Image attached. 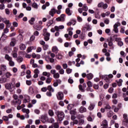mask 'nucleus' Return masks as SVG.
Returning <instances> with one entry per match:
<instances>
[{
    "label": "nucleus",
    "instance_id": "nucleus-40",
    "mask_svg": "<svg viewBox=\"0 0 128 128\" xmlns=\"http://www.w3.org/2000/svg\"><path fill=\"white\" fill-rule=\"evenodd\" d=\"M78 88L80 90V92H84V88H82V85L80 84L78 86Z\"/></svg>",
    "mask_w": 128,
    "mask_h": 128
},
{
    "label": "nucleus",
    "instance_id": "nucleus-22",
    "mask_svg": "<svg viewBox=\"0 0 128 128\" xmlns=\"http://www.w3.org/2000/svg\"><path fill=\"white\" fill-rule=\"evenodd\" d=\"M0 69L2 72H5V70H6V66L4 64H1Z\"/></svg>",
    "mask_w": 128,
    "mask_h": 128
},
{
    "label": "nucleus",
    "instance_id": "nucleus-56",
    "mask_svg": "<svg viewBox=\"0 0 128 128\" xmlns=\"http://www.w3.org/2000/svg\"><path fill=\"white\" fill-rule=\"evenodd\" d=\"M84 118V116L82 114H78L77 116V118H78V120H80V118Z\"/></svg>",
    "mask_w": 128,
    "mask_h": 128
},
{
    "label": "nucleus",
    "instance_id": "nucleus-42",
    "mask_svg": "<svg viewBox=\"0 0 128 128\" xmlns=\"http://www.w3.org/2000/svg\"><path fill=\"white\" fill-rule=\"evenodd\" d=\"M8 64L10 66H14V62L12 60H10V61H9Z\"/></svg>",
    "mask_w": 128,
    "mask_h": 128
},
{
    "label": "nucleus",
    "instance_id": "nucleus-7",
    "mask_svg": "<svg viewBox=\"0 0 128 128\" xmlns=\"http://www.w3.org/2000/svg\"><path fill=\"white\" fill-rule=\"evenodd\" d=\"M65 16H66V14H62L60 15V17L57 18H56V20L57 22H64Z\"/></svg>",
    "mask_w": 128,
    "mask_h": 128
},
{
    "label": "nucleus",
    "instance_id": "nucleus-9",
    "mask_svg": "<svg viewBox=\"0 0 128 128\" xmlns=\"http://www.w3.org/2000/svg\"><path fill=\"white\" fill-rule=\"evenodd\" d=\"M6 38H8V36H6V34H2V35L0 38V42H4V40H6Z\"/></svg>",
    "mask_w": 128,
    "mask_h": 128
},
{
    "label": "nucleus",
    "instance_id": "nucleus-44",
    "mask_svg": "<svg viewBox=\"0 0 128 128\" xmlns=\"http://www.w3.org/2000/svg\"><path fill=\"white\" fill-rule=\"evenodd\" d=\"M53 127L54 128H60V125L58 124V122H56L53 124Z\"/></svg>",
    "mask_w": 128,
    "mask_h": 128
},
{
    "label": "nucleus",
    "instance_id": "nucleus-35",
    "mask_svg": "<svg viewBox=\"0 0 128 128\" xmlns=\"http://www.w3.org/2000/svg\"><path fill=\"white\" fill-rule=\"evenodd\" d=\"M122 124L126 128H128V120H123Z\"/></svg>",
    "mask_w": 128,
    "mask_h": 128
},
{
    "label": "nucleus",
    "instance_id": "nucleus-2",
    "mask_svg": "<svg viewBox=\"0 0 128 128\" xmlns=\"http://www.w3.org/2000/svg\"><path fill=\"white\" fill-rule=\"evenodd\" d=\"M118 26H120V22H117L114 25V29L113 30L115 32V34H118Z\"/></svg>",
    "mask_w": 128,
    "mask_h": 128
},
{
    "label": "nucleus",
    "instance_id": "nucleus-16",
    "mask_svg": "<svg viewBox=\"0 0 128 128\" xmlns=\"http://www.w3.org/2000/svg\"><path fill=\"white\" fill-rule=\"evenodd\" d=\"M101 126H104V128H108V121L106 120H103L101 124Z\"/></svg>",
    "mask_w": 128,
    "mask_h": 128
},
{
    "label": "nucleus",
    "instance_id": "nucleus-5",
    "mask_svg": "<svg viewBox=\"0 0 128 128\" xmlns=\"http://www.w3.org/2000/svg\"><path fill=\"white\" fill-rule=\"evenodd\" d=\"M56 98L58 100H64V93L62 92H58L56 94Z\"/></svg>",
    "mask_w": 128,
    "mask_h": 128
},
{
    "label": "nucleus",
    "instance_id": "nucleus-30",
    "mask_svg": "<svg viewBox=\"0 0 128 128\" xmlns=\"http://www.w3.org/2000/svg\"><path fill=\"white\" fill-rule=\"evenodd\" d=\"M20 48L22 50H24L26 48V45L24 44H21L20 46Z\"/></svg>",
    "mask_w": 128,
    "mask_h": 128
},
{
    "label": "nucleus",
    "instance_id": "nucleus-19",
    "mask_svg": "<svg viewBox=\"0 0 128 128\" xmlns=\"http://www.w3.org/2000/svg\"><path fill=\"white\" fill-rule=\"evenodd\" d=\"M80 112H86V108L82 106L79 109Z\"/></svg>",
    "mask_w": 128,
    "mask_h": 128
},
{
    "label": "nucleus",
    "instance_id": "nucleus-29",
    "mask_svg": "<svg viewBox=\"0 0 128 128\" xmlns=\"http://www.w3.org/2000/svg\"><path fill=\"white\" fill-rule=\"evenodd\" d=\"M18 62H19V64H20V62H22L23 60H24V58H22V57L19 56L17 58V60H16Z\"/></svg>",
    "mask_w": 128,
    "mask_h": 128
},
{
    "label": "nucleus",
    "instance_id": "nucleus-3",
    "mask_svg": "<svg viewBox=\"0 0 128 128\" xmlns=\"http://www.w3.org/2000/svg\"><path fill=\"white\" fill-rule=\"evenodd\" d=\"M6 88L9 90L10 92H12L14 90V86L12 85V83L7 84L5 86Z\"/></svg>",
    "mask_w": 128,
    "mask_h": 128
},
{
    "label": "nucleus",
    "instance_id": "nucleus-20",
    "mask_svg": "<svg viewBox=\"0 0 128 128\" xmlns=\"http://www.w3.org/2000/svg\"><path fill=\"white\" fill-rule=\"evenodd\" d=\"M116 82L118 84V86H122L123 80L122 79H120L118 80H116Z\"/></svg>",
    "mask_w": 128,
    "mask_h": 128
},
{
    "label": "nucleus",
    "instance_id": "nucleus-21",
    "mask_svg": "<svg viewBox=\"0 0 128 128\" xmlns=\"http://www.w3.org/2000/svg\"><path fill=\"white\" fill-rule=\"evenodd\" d=\"M52 78L50 76L47 77L46 80V84H50L52 82Z\"/></svg>",
    "mask_w": 128,
    "mask_h": 128
},
{
    "label": "nucleus",
    "instance_id": "nucleus-8",
    "mask_svg": "<svg viewBox=\"0 0 128 128\" xmlns=\"http://www.w3.org/2000/svg\"><path fill=\"white\" fill-rule=\"evenodd\" d=\"M43 36L44 37V40L46 42H48V40H50V34L48 32L43 34Z\"/></svg>",
    "mask_w": 128,
    "mask_h": 128
},
{
    "label": "nucleus",
    "instance_id": "nucleus-41",
    "mask_svg": "<svg viewBox=\"0 0 128 128\" xmlns=\"http://www.w3.org/2000/svg\"><path fill=\"white\" fill-rule=\"evenodd\" d=\"M53 78H60V74L58 72H56V74L53 75Z\"/></svg>",
    "mask_w": 128,
    "mask_h": 128
},
{
    "label": "nucleus",
    "instance_id": "nucleus-43",
    "mask_svg": "<svg viewBox=\"0 0 128 128\" xmlns=\"http://www.w3.org/2000/svg\"><path fill=\"white\" fill-rule=\"evenodd\" d=\"M12 54L14 58H18V53L16 52H12Z\"/></svg>",
    "mask_w": 128,
    "mask_h": 128
},
{
    "label": "nucleus",
    "instance_id": "nucleus-34",
    "mask_svg": "<svg viewBox=\"0 0 128 128\" xmlns=\"http://www.w3.org/2000/svg\"><path fill=\"white\" fill-rule=\"evenodd\" d=\"M48 90L51 92H54V90L53 89L52 87V86H48Z\"/></svg>",
    "mask_w": 128,
    "mask_h": 128
},
{
    "label": "nucleus",
    "instance_id": "nucleus-11",
    "mask_svg": "<svg viewBox=\"0 0 128 128\" xmlns=\"http://www.w3.org/2000/svg\"><path fill=\"white\" fill-rule=\"evenodd\" d=\"M64 26L63 25L59 26H55L54 29L56 30V32H60V30H64Z\"/></svg>",
    "mask_w": 128,
    "mask_h": 128
},
{
    "label": "nucleus",
    "instance_id": "nucleus-47",
    "mask_svg": "<svg viewBox=\"0 0 128 128\" xmlns=\"http://www.w3.org/2000/svg\"><path fill=\"white\" fill-rule=\"evenodd\" d=\"M10 32V30L8 28H6L4 30V32L2 34H8Z\"/></svg>",
    "mask_w": 128,
    "mask_h": 128
},
{
    "label": "nucleus",
    "instance_id": "nucleus-36",
    "mask_svg": "<svg viewBox=\"0 0 128 128\" xmlns=\"http://www.w3.org/2000/svg\"><path fill=\"white\" fill-rule=\"evenodd\" d=\"M94 104H90V106L88 108V109L90 110H94Z\"/></svg>",
    "mask_w": 128,
    "mask_h": 128
},
{
    "label": "nucleus",
    "instance_id": "nucleus-51",
    "mask_svg": "<svg viewBox=\"0 0 128 128\" xmlns=\"http://www.w3.org/2000/svg\"><path fill=\"white\" fill-rule=\"evenodd\" d=\"M14 112V108H11L6 110V112Z\"/></svg>",
    "mask_w": 128,
    "mask_h": 128
},
{
    "label": "nucleus",
    "instance_id": "nucleus-32",
    "mask_svg": "<svg viewBox=\"0 0 128 128\" xmlns=\"http://www.w3.org/2000/svg\"><path fill=\"white\" fill-rule=\"evenodd\" d=\"M85 30H86L90 31V30H92V28H90V24H86L84 28Z\"/></svg>",
    "mask_w": 128,
    "mask_h": 128
},
{
    "label": "nucleus",
    "instance_id": "nucleus-1",
    "mask_svg": "<svg viewBox=\"0 0 128 128\" xmlns=\"http://www.w3.org/2000/svg\"><path fill=\"white\" fill-rule=\"evenodd\" d=\"M14 100L12 101L13 106H20L22 104V100L18 99V96L16 94L13 95Z\"/></svg>",
    "mask_w": 128,
    "mask_h": 128
},
{
    "label": "nucleus",
    "instance_id": "nucleus-59",
    "mask_svg": "<svg viewBox=\"0 0 128 128\" xmlns=\"http://www.w3.org/2000/svg\"><path fill=\"white\" fill-rule=\"evenodd\" d=\"M115 40L118 42L122 41V38H115Z\"/></svg>",
    "mask_w": 128,
    "mask_h": 128
},
{
    "label": "nucleus",
    "instance_id": "nucleus-26",
    "mask_svg": "<svg viewBox=\"0 0 128 128\" xmlns=\"http://www.w3.org/2000/svg\"><path fill=\"white\" fill-rule=\"evenodd\" d=\"M4 58L5 60H8V62H10V60H12V58L10 56H8V54L5 55Z\"/></svg>",
    "mask_w": 128,
    "mask_h": 128
},
{
    "label": "nucleus",
    "instance_id": "nucleus-24",
    "mask_svg": "<svg viewBox=\"0 0 128 128\" xmlns=\"http://www.w3.org/2000/svg\"><path fill=\"white\" fill-rule=\"evenodd\" d=\"M52 52H54V54H56L58 52V49L56 46H54L52 48Z\"/></svg>",
    "mask_w": 128,
    "mask_h": 128
},
{
    "label": "nucleus",
    "instance_id": "nucleus-54",
    "mask_svg": "<svg viewBox=\"0 0 128 128\" xmlns=\"http://www.w3.org/2000/svg\"><path fill=\"white\" fill-rule=\"evenodd\" d=\"M86 90H87V92H93L94 89L90 88V87H88L86 88Z\"/></svg>",
    "mask_w": 128,
    "mask_h": 128
},
{
    "label": "nucleus",
    "instance_id": "nucleus-45",
    "mask_svg": "<svg viewBox=\"0 0 128 128\" xmlns=\"http://www.w3.org/2000/svg\"><path fill=\"white\" fill-rule=\"evenodd\" d=\"M5 76H6V78H10V76H12V74H10V72H7L6 73Z\"/></svg>",
    "mask_w": 128,
    "mask_h": 128
},
{
    "label": "nucleus",
    "instance_id": "nucleus-53",
    "mask_svg": "<svg viewBox=\"0 0 128 128\" xmlns=\"http://www.w3.org/2000/svg\"><path fill=\"white\" fill-rule=\"evenodd\" d=\"M32 8H38V4H36V2H34L32 4Z\"/></svg>",
    "mask_w": 128,
    "mask_h": 128
},
{
    "label": "nucleus",
    "instance_id": "nucleus-28",
    "mask_svg": "<svg viewBox=\"0 0 128 128\" xmlns=\"http://www.w3.org/2000/svg\"><path fill=\"white\" fill-rule=\"evenodd\" d=\"M79 38H80L81 40H84L86 38V34H84V32H82L79 36Z\"/></svg>",
    "mask_w": 128,
    "mask_h": 128
},
{
    "label": "nucleus",
    "instance_id": "nucleus-14",
    "mask_svg": "<svg viewBox=\"0 0 128 128\" xmlns=\"http://www.w3.org/2000/svg\"><path fill=\"white\" fill-rule=\"evenodd\" d=\"M46 120H48V115H42L41 116V122H42L44 123L46 122Z\"/></svg>",
    "mask_w": 128,
    "mask_h": 128
},
{
    "label": "nucleus",
    "instance_id": "nucleus-55",
    "mask_svg": "<svg viewBox=\"0 0 128 128\" xmlns=\"http://www.w3.org/2000/svg\"><path fill=\"white\" fill-rule=\"evenodd\" d=\"M32 47H28L26 50V52L28 54L30 52H32Z\"/></svg>",
    "mask_w": 128,
    "mask_h": 128
},
{
    "label": "nucleus",
    "instance_id": "nucleus-37",
    "mask_svg": "<svg viewBox=\"0 0 128 128\" xmlns=\"http://www.w3.org/2000/svg\"><path fill=\"white\" fill-rule=\"evenodd\" d=\"M36 18H32L29 20V24H34V22Z\"/></svg>",
    "mask_w": 128,
    "mask_h": 128
},
{
    "label": "nucleus",
    "instance_id": "nucleus-25",
    "mask_svg": "<svg viewBox=\"0 0 128 128\" xmlns=\"http://www.w3.org/2000/svg\"><path fill=\"white\" fill-rule=\"evenodd\" d=\"M50 75L51 74L50 72H42V76H46L47 78L50 76Z\"/></svg>",
    "mask_w": 128,
    "mask_h": 128
},
{
    "label": "nucleus",
    "instance_id": "nucleus-57",
    "mask_svg": "<svg viewBox=\"0 0 128 128\" xmlns=\"http://www.w3.org/2000/svg\"><path fill=\"white\" fill-rule=\"evenodd\" d=\"M118 46H124V42L122 41L118 42Z\"/></svg>",
    "mask_w": 128,
    "mask_h": 128
},
{
    "label": "nucleus",
    "instance_id": "nucleus-6",
    "mask_svg": "<svg viewBox=\"0 0 128 128\" xmlns=\"http://www.w3.org/2000/svg\"><path fill=\"white\" fill-rule=\"evenodd\" d=\"M98 8H103L104 10L108 8V4H104L103 2L99 3L98 5Z\"/></svg>",
    "mask_w": 128,
    "mask_h": 128
},
{
    "label": "nucleus",
    "instance_id": "nucleus-50",
    "mask_svg": "<svg viewBox=\"0 0 128 128\" xmlns=\"http://www.w3.org/2000/svg\"><path fill=\"white\" fill-rule=\"evenodd\" d=\"M56 58H57L58 60H62V54H58L56 55Z\"/></svg>",
    "mask_w": 128,
    "mask_h": 128
},
{
    "label": "nucleus",
    "instance_id": "nucleus-61",
    "mask_svg": "<svg viewBox=\"0 0 128 128\" xmlns=\"http://www.w3.org/2000/svg\"><path fill=\"white\" fill-rule=\"evenodd\" d=\"M46 70H52V66L50 64L46 65Z\"/></svg>",
    "mask_w": 128,
    "mask_h": 128
},
{
    "label": "nucleus",
    "instance_id": "nucleus-63",
    "mask_svg": "<svg viewBox=\"0 0 128 128\" xmlns=\"http://www.w3.org/2000/svg\"><path fill=\"white\" fill-rule=\"evenodd\" d=\"M0 10H4V4H0Z\"/></svg>",
    "mask_w": 128,
    "mask_h": 128
},
{
    "label": "nucleus",
    "instance_id": "nucleus-46",
    "mask_svg": "<svg viewBox=\"0 0 128 128\" xmlns=\"http://www.w3.org/2000/svg\"><path fill=\"white\" fill-rule=\"evenodd\" d=\"M72 114V116H71L72 120H76V113H73V114Z\"/></svg>",
    "mask_w": 128,
    "mask_h": 128
},
{
    "label": "nucleus",
    "instance_id": "nucleus-58",
    "mask_svg": "<svg viewBox=\"0 0 128 128\" xmlns=\"http://www.w3.org/2000/svg\"><path fill=\"white\" fill-rule=\"evenodd\" d=\"M4 23L0 24V30H4Z\"/></svg>",
    "mask_w": 128,
    "mask_h": 128
},
{
    "label": "nucleus",
    "instance_id": "nucleus-64",
    "mask_svg": "<svg viewBox=\"0 0 128 128\" xmlns=\"http://www.w3.org/2000/svg\"><path fill=\"white\" fill-rule=\"evenodd\" d=\"M34 74H40V70L38 68L35 69L34 70Z\"/></svg>",
    "mask_w": 128,
    "mask_h": 128
},
{
    "label": "nucleus",
    "instance_id": "nucleus-31",
    "mask_svg": "<svg viewBox=\"0 0 128 128\" xmlns=\"http://www.w3.org/2000/svg\"><path fill=\"white\" fill-rule=\"evenodd\" d=\"M4 82H6V78H0V84H4Z\"/></svg>",
    "mask_w": 128,
    "mask_h": 128
},
{
    "label": "nucleus",
    "instance_id": "nucleus-48",
    "mask_svg": "<svg viewBox=\"0 0 128 128\" xmlns=\"http://www.w3.org/2000/svg\"><path fill=\"white\" fill-rule=\"evenodd\" d=\"M87 84L88 88H92V82L90 81H88L87 82Z\"/></svg>",
    "mask_w": 128,
    "mask_h": 128
},
{
    "label": "nucleus",
    "instance_id": "nucleus-60",
    "mask_svg": "<svg viewBox=\"0 0 128 128\" xmlns=\"http://www.w3.org/2000/svg\"><path fill=\"white\" fill-rule=\"evenodd\" d=\"M68 82L71 84H74V80L70 78L68 80Z\"/></svg>",
    "mask_w": 128,
    "mask_h": 128
},
{
    "label": "nucleus",
    "instance_id": "nucleus-33",
    "mask_svg": "<svg viewBox=\"0 0 128 128\" xmlns=\"http://www.w3.org/2000/svg\"><path fill=\"white\" fill-rule=\"evenodd\" d=\"M16 116H17V118H20V120H24V118H26L24 117V115L20 116V114L19 113L17 114Z\"/></svg>",
    "mask_w": 128,
    "mask_h": 128
},
{
    "label": "nucleus",
    "instance_id": "nucleus-23",
    "mask_svg": "<svg viewBox=\"0 0 128 128\" xmlns=\"http://www.w3.org/2000/svg\"><path fill=\"white\" fill-rule=\"evenodd\" d=\"M86 78L88 80H92V78H94V74L92 73H90L86 74Z\"/></svg>",
    "mask_w": 128,
    "mask_h": 128
},
{
    "label": "nucleus",
    "instance_id": "nucleus-39",
    "mask_svg": "<svg viewBox=\"0 0 128 128\" xmlns=\"http://www.w3.org/2000/svg\"><path fill=\"white\" fill-rule=\"evenodd\" d=\"M112 38H110V40H108V46H112V44H114L112 43Z\"/></svg>",
    "mask_w": 128,
    "mask_h": 128
},
{
    "label": "nucleus",
    "instance_id": "nucleus-38",
    "mask_svg": "<svg viewBox=\"0 0 128 128\" xmlns=\"http://www.w3.org/2000/svg\"><path fill=\"white\" fill-rule=\"evenodd\" d=\"M84 10V12H88V6H86V4H84L83 6V8H82V10Z\"/></svg>",
    "mask_w": 128,
    "mask_h": 128
},
{
    "label": "nucleus",
    "instance_id": "nucleus-13",
    "mask_svg": "<svg viewBox=\"0 0 128 128\" xmlns=\"http://www.w3.org/2000/svg\"><path fill=\"white\" fill-rule=\"evenodd\" d=\"M56 12V10L55 8H52L51 10L49 12V14L50 16H54V14Z\"/></svg>",
    "mask_w": 128,
    "mask_h": 128
},
{
    "label": "nucleus",
    "instance_id": "nucleus-17",
    "mask_svg": "<svg viewBox=\"0 0 128 128\" xmlns=\"http://www.w3.org/2000/svg\"><path fill=\"white\" fill-rule=\"evenodd\" d=\"M30 96H26L24 99L23 100L24 104H26V102H28V101H30Z\"/></svg>",
    "mask_w": 128,
    "mask_h": 128
},
{
    "label": "nucleus",
    "instance_id": "nucleus-12",
    "mask_svg": "<svg viewBox=\"0 0 128 128\" xmlns=\"http://www.w3.org/2000/svg\"><path fill=\"white\" fill-rule=\"evenodd\" d=\"M16 44V38H12L10 44V46H14Z\"/></svg>",
    "mask_w": 128,
    "mask_h": 128
},
{
    "label": "nucleus",
    "instance_id": "nucleus-49",
    "mask_svg": "<svg viewBox=\"0 0 128 128\" xmlns=\"http://www.w3.org/2000/svg\"><path fill=\"white\" fill-rule=\"evenodd\" d=\"M84 120L82 119H80L78 121V124L79 126H82V124H84Z\"/></svg>",
    "mask_w": 128,
    "mask_h": 128
},
{
    "label": "nucleus",
    "instance_id": "nucleus-10",
    "mask_svg": "<svg viewBox=\"0 0 128 128\" xmlns=\"http://www.w3.org/2000/svg\"><path fill=\"white\" fill-rule=\"evenodd\" d=\"M104 80L106 82H108V84H110V82H112V80L108 78V75H105L104 76Z\"/></svg>",
    "mask_w": 128,
    "mask_h": 128
},
{
    "label": "nucleus",
    "instance_id": "nucleus-15",
    "mask_svg": "<svg viewBox=\"0 0 128 128\" xmlns=\"http://www.w3.org/2000/svg\"><path fill=\"white\" fill-rule=\"evenodd\" d=\"M66 12L69 16L72 14V10H70V8H66Z\"/></svg>",
    "mask_w": 128,
    "mask_h": 128
},
{
    "label": "nucleus",
    "instance_id": "nucleus-4",
    "mask_svg": "<svg viewBox=\"0 0 128 128\" xmlns=\"http://www.w3.org/2000/svg\"><path fill=\"white\" fill-rule=\"evenodd\" d=\"M58 118V119L60 122L64 120V112H58L56 113Z\"/></svg>",
    "mask_w": 128,
    "mask_h": 128
},
{
    "label": "nucleus",
    "instance_id": "nucleus-18",
    "mask_svg": "<svg viewBox=\"0 0 128 128\" xmlns=\"http://www.w3.org/2000/svg\"><path fill=\"white\" fill-rule=\"evenodd\" d=\"M34 28L36 30H41L42 28V26L40 25H35L34 26Z\"/></svg>",
    "mask_w": 128,
    "mask_h": 128
},
{
    "label": "nucleus",
    "instance_id": "nucleus-52",
    "mask_svg": "<svg viewBox=\"0 0 128 128\" xmlns=\"http://www.w3.org/2000/svg\"><path fill=\"white\" fill-rule=\"evenodd\" d=\"M56 70H61L62 68V66H60V65H56Z\"/></svg>",
    "mask_w": 128,
    "mask_h": 128
},
{
    "label": "nucleus",
    "instance_id": "nucleus-27",
    "mask_svg": "<svg viewBox=\"0 0 128 128\" xmlns=\"http://www.w3.org/2000/svg\"><path fill=\"white\" fill-rule=\"evenodd\" d=\"M52 24H54V19L50 20L48 22L46 26H48V28H50V26H52Z\"/></svg>",
    "mask_w": 128,
    "mask_h": 128
},
{
    "label": "nucleus",
    "instance_id": "nucleus-62",
    "mask_svg": "<svg viewBox=\"0 0 128 128\" xmlns=\"http://www.w3.org/2000/svg\"><path fill=\"white\" fill-rule=\"evenodd\" d=\"M93 88L95 90H98V88H99L98 84H94Z\"/></svg>",
    "mask_w": 128,
    "mask_h": 128
}]
</instances>
